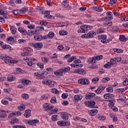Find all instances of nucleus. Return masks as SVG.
Segmentation results:
<instances>
[{
  "mask_svg": "<svg viewBox=\"0 0 128 128\" xmlns=\"http://www.w3.org/2000/svg\"><path fill=\"white\" fill-rule=\"evenodd\" d=\"M80 29H78V34H86L88 32V30H92V26L88 25H82L80 26Z\"/></svg>",
  "mask_w": 128,
  "mask_h": 128,
  "instance_id": "f257e3e1",
  "label": "nucleus"
},
{
  "mask_svg": "<svg viewBox=\"0 0 128 128\" xmlns=\"http://www.w3.org/2000/svg\"><path fill=\"white\" fill-rule=\"evenodd\" d=\"M98 40H100V42H102V44H108V42H110V40H106V35H100L98 36Z\"/></svg>",
  "mask_w": 128,
  "mask_h": 128,
  "instance_id": "f03ea898",
  "label": "nucleus"
},
{
  "mask_svg": "<svg viewBox=\"0 0 128 128\" xmlns=\"http://www.w3.org/2000/svg\"><path fill=\"white\" fill-rule=\"evenodd\" d=\"M78 83L79 84H88L90 80L86 78H82L78 80Z\"/></svg>",
  "mask_w": 128,
  "mask_h": 128,
  "instance_id": "7ed1b4c3",
  "label": "nucleus"
},
{
  "mask_svg": "<svg viewBox=\"0 0 128 128\" xmlns=\"http://www.w3.org/2000/svg\"><path fill=\"white\" fill-rule=\"evenodd\" d=\"M29 54H30V48L26 47L24 50V52L21 53V56H28Z\"/></svg>",
  "mask_w": 128,
  "mask_h": 128,
  "instance_id": "20e7f679",
  "label": "nucleus"
},
{
  "mask_svg": "<svg viewBox=\"0 0 128 128\" xmlns=\"http://www.w3.org/2000/svg\"><path fill=\"white\" fill-rule=\"evenodd\" d=\"M4 61L6 64H16V62H18V61L12 60V58L8 57V56L7 57H6V58Z\"/></svg>",
  "mask_w": 128,
  "mask_h": 128,
  "instance_id": "39448f33",
  "label": "nucleus"
},
{
  "mask_svg": "<svg viewBox=\"0 0 128 128\" xmlns=\"http://www.w3.org/2000/svg\"><path fill=\"white\" fill-rule=\"evenodd\" d=\"M40 122V120L38 119L35 120H29L28 122V124H29V126H36V124H38Z\"/></svg>",
  "mask_w": 128,
  "mask_h": 128,
  "instance_id": "423d86ee",
  "label": "nucleus"
},
{
  "mask_svg": "<svg viewBox=\"0 0 128 128\" xmlns=\"http://www.w3.org/2000/svg\"><path fill=\"white\" fill-rule=\"evenodd\" d=\"M94 33L90 32L88 34H83L82 36V38H94Z\"/></svg>",
  "mask_w": 128,
  "mask_h": 128,
  "instance_id": "0eeeda50",
  "label": "nucleus"
},
{
  "mask_svg": "<svg viewBox=\"0 0 128 128\" xmlns=\"http://www.w3.org/2000/svg\"><path fill=\"white\" fill-rule=\"evenodd\" d=\"M106 88V86H100L98 87V89L96 90L94 92L98 94H102V90H104Z\"/></svg>",
  "mask_w": 128,
  "mask_h": 128,
  "instance_id": "6e6552de",
  "label": "nucleus"
},
{
  "mask_svg": "<svg viewBox=\"0 0 128 128\" xmlns=\"http://www.w3.org/2000/svg\"><path fill=\"white\" fill-rule=\"evenodd\" d=\"M44 73L42 72H38L34 73V76H38V78H41L42 80V78H44Z\"/></svg>",
  "mask_w": 128,
  "mask_h": 128,
  "instance_id": "1a4fd4ad",
  "label": "nucleus"
},
{
  "mask_svg": "<svg viewBox=\"0 0 128 128\" xmlns=\"http://www.w3.org/2000/svg\"><path fill=\"white\" fill-rule=\"evenodd\" d=\"M32 46H34V48L36 50H42V42H38L35 44H32Z\"/></svg>",
  "mask_w": 128,
  "mask_h": 128,
  "instance_id": "9d476101",
  "label": "nucleus"
},
{
  "mask_svg": "<svg viewBox=\"0 0 128 128\" xmlns=\"http://www.w3.org/2000/svg\"><path fill=\"white\" fill-rule=\"evenodd\" d=\"M44 14V18H50V20H54V16L50 14L49 11H45Z\"/></svg>",
  "mask_w": 128,
  "mask_h": 128,
  "instance_id": "9b49d317",
  "label": "nucleus"
},
{
  "mask_svg": "<svg viewBox=\"0 0 128 128\" xmlns=\"http://www.w3.org/2000/svg\"><path fill=\"white\" fill-rule=\"evenodd\" d=\"M112 12H107L106 20H112Z\"/></svg>",
  "mask_w": 128,
  "mask_h": 128,
  "instance_id": "f8f14e48",
  "label": "nucleus"
},
{
  "mask_svg": "<svg viewBox=\"0 0 128 128\" xmlns=\"http://www.w3.org/2000/svg\"><path fill=\"white\" fill-rule=\"evenodd\" d=\"M74 72L79 74H84L86 72L84 69H76L75 70Z\"/></svg>",
  "mask_w": 128,
  "mask_h": 128,
  "instance_id": "ddd939ff",
  "label": "nucleus"
},
{
  "mask_svg": "<svg viewBox=\"0 0 128 128\" xmlns=\"http://www.w3.org/2000/svg\"><path fill=\"white\" fill-rule=\"evenodd\" d=\"M96 96V94L94 92H88V93H87L86 94V98L88 100H90V98H94V96Z\"/></svg>",
  "mask_w": 128,
  "mask_h": 128,
  "instance_id": "4468645a",
  "label": "nucleus"
},
{
  "mask_svg": "<svg viewBox=\"0 0 128 128\" xmlns=\"http://www.w3.org/2000/svg\"><path fill=\"white\" fill-rule=\"evenodd\" d=\"M104 98H106V100H110L112 98H114V95L112 94H106L104 96Z\"/></svg>",
  "mask_w": 128,
  "mask_h": 128,
  "instance_id": "2eb2a0df",
  "label": "nucleus"
},
{
  "mask_svg": "<svg viewBox=\"0 0 128 128\" xmlns=\"http://www.w3.org/2000/svg\"><path fill=\"white\" fill-rule=\"evenodd\" d=\"M22 82L24 86H28V84H32V82H30V80L26 79L22 80Z\"/></svg>",
  "mask_w": 128,
  "mask_h": 128,
  "instance_id": "dca6fc26",
  "label": "nucleus"
},
{
  "mask_svg": "<svg viewBox=\"0 0 128 128\" xmlns=\"http://www.w3.org/2000/svg\"><path fill=\"white\" fill-rule=\"evenodd\" d=\"M18 32H20L22 34H23L24 36H26V32H27L26 30L24 28H18Z\"/></svg>",
  "mask_w": 128,
  "mask_h": 128,
  "instance_id": "f3484780",
  "label": "nucleus"
},
{
  "mask_svg": "<svg viewBox=\"0 0 128 128\" xmlns=\"http://www.w3.org/2000/svg\"><path fill=\"white\" fill-rule=\"evenodd\" d=\"M61 118H62L63 120H68V113L63 112L61 114Z\"/></svg>",
  "mask_w": 128,
  "mask_h": 128,
  "instance_id": "a211bd4d",
  "label": "nucleus"
},
{
  "mask_svg": "<svg viewBox=\"0 0 128 128\" xmlns=\"http://www.w3.org/2000/svg\"><path fill=\"white\" fill-rule=\"evenodd\" d=\"M10 30L12 34H16V28L14 26H10Z\"/></svg>",
  "mask_w": 128,
  "mask_h": 128,
  "instance_id": "6ab92c4d",
  "label": "nucleus"
},
{
  "mask_svg": "<svg viewBox=\"0 0 128 128\" xmlns=\"http://www.w3.org/2000/svg\"><path fill=\"white\" fill-rule=\"evenodd\" d=\"M46 86H54V82L50 80H47V83Z\"/></svg>",
  "mask_w": 128,
  "mask_h": 128,
  "instance_id": "aec40b11",
  "label": "nucleus"
},
{
  "mask_svg": "<svg viewBox=\"0 0 128 128\" xmlns=\"http://www.w3.org/2000/svg\"><path fill=\"white\" fill-rule=\"evenodd\" d=\"M31 111L30 110H27L25 111V112L24 114V116L25 118H30V116L32 115L30 114Z\"/></svg>",
  "mask_w": 128,
  "mask_h": 128,
  "instance_id": "412c9836",
  "label": "nucleus"
},
{
  "mask_svg": "<svg viewBox=\"0 0 128 128\" xmlns=\"http://www.w3.org/2000/svg\"><path fill=\"white\" fill-rule=\"evenodd\" d=\"M64 72V70L62 68L58 70V72H54V74L56 76H62V73Z\"/></svg>",
  "mask_w": 128,
  "mask_h": 128,
  "instance_id": "4be33fe9",
  "label": "nucleus"
},
{
  "mask_svg": "<svg viewBox=\"0 0 128 128\" xmlns=\"http://www.w3.org/2000/svg\"><path fill=\"white\" fill-rule=\"evenodd\" d=\"M28 7H24L20 10V14H26L28 12Z\"/></svg>",
  "mask_w": 128,
  "mask_h": 128,
  "instance_id": "5701e85b",
  "label": "nucleus"
},
{
  "mask_svg": "<svg viewBox=\"0 0 128 128\" xmlns=\"http://www.w3.org/2000/svg\"><path fill=\"white\" fill-rule=\"evenodd\" d=\"M88 62L90 64H96V58H94V56L93 58H88Z\"/></svg>",
  "mask_w": 128,
  "mask_h": 128,
  "instance_id": "b1692460",
  "label": "nucleus"
},
{
  "mask_svg": "<svg viewBox=\"0 0 128 128\" xmlns=\"http://www.w3.org/2000/svg\"><path fill=\"white\" fill-rule=\"evenodd\" d=\"M98 111L96 109H92L90 112V116H96V114H98Z\"/></svg>",
  "mask_w": 128,
  "mask_h": 128,
  "instance_id": "393cba45",
  "label": "nucleus"
},
{
  "mask_svg": "<svg viewBox=\"0 0 128 128\" xmlns=\"http://www.w3.org/2000/svg\"><path fill=\"white\" fill-rule=\"evenodd\" d=\"M6 80H7V82H14V80H16V77L12 76H9L7 78Z\"/></svg>",
  "mask_w": 128,
  "mask_h": 128,
  "instance_id": "a878e982",
  "label": "nucleus"
},
{
  "mask_svg": "<svg viewBox=\"0 0 128 128\" xmlns=\"http://www.w3.org/2000/svg\"><path fill=\"white\" fill-rule=\"evenodd\" d=\"M42 35H36V36H34V40H38V42L42 40Z\"/></svg>",
  "mask_w": 128,
  "mask_h": 128,
  "instance_id": "bb28decb",
  "label": "nucleus"
},
{
  "mask_svg": "<svg viewBox=\"0 0 128 128\" xmlns=\"http://www.w3.org/2000/svg\"><path fill=\"white\" fill-rule=\"evenodd\" d=\"M2 48L4 50H10L12 48V46H10V45L3 44V46H2Z\"/></svg>",
  "mask_w": 128,
  "mask_h": 128,
  "instance_id": "cd10ccee",
  "label": "nucleus"
},
{
  "mask_svg": "<svg viewBox=\"0 0 128 128\" xmlns=\"http://www.w3.org/2000/svg\"><path fill=\"white\" fill-rule=\"evenodd\" d=\"M57 124L60 126H66V122L64 121H58L57 122Z\"/></svg>",
  "mask_w": 128,
  "mask_h": 128,
  "instance_id": "c85d7f7f",
  "label": "nucleus"
},
{
  "mask_svg": "<svg viewBox=\"0 0 128 128\" xmlns=\"http://www.w3.org/2000/svg\"><path fill=\"white\" fill-rule=\"evenodd\" d=\"M28 60H30L28 62V64L29 66H34V63L32 62V59L30 58L28 59Z\"/></svg>",
  "mask_w": 128,
  "mask_h": 128,
  "instance_id": "c756f323",
  "label": "nucleus"
},
{
  "mask_svg": "<svg viewBox=\"0 0 128 128\" xmlns=\"http://www.w3.org/2000/svg\"><path fill=\"white\" fill-rule=\"evenodd\" d=\"M18 108L19 110L22 112V110H24L26 109V106L24 104H21L18 106Z\"/></svg>",
  "mask_w": 128,
  "mask_h": 128,
  "instance_id": "7c9ffc66",
  "label": "nucleus"
},
{
  "mask_svg": "<svg viewBox=\"0 0 128 128\" xmlns=\"http://www.w3.org/2000/svg\"><path fill=\"white\" fill-rule=\"evenodd\" d=\"M18 43L20 44H26V41L24 39H20L18 40Z\"/></svg>",
  "mask_w": 128,
  "mask_h": 128,
  "instance_id": "2f4dec72",
  "label": "nucleus"
},
{
  "mask_svg": "<svg viewBox=\"0 0 128 128\" xmlns=\"http://www.w3.org/2000/svg\"><path fill=\"white\" fill-rule=\"evenodd\" d=\"M96 104V102L94 101H89L88 102V106L89 108H92Z\"/></svg>",
  "mask_w": 128,
  "mask_h": 128,
  "instance_id": "473e14b6",
  "label": "nucleus"
},
{
  "mask_svg": "<svg viewBox=\"0 0 128 128\" xmlns=\"http://www.w3.org/2000/svg\"><path fill=\"white\" fill-rule=\"evenodd\" d=\"M94 8L95 10H96V12H102L103 10L102 8V7L95 6Z\"/></svg>",
  "mask_w": 128,
  "mask_h": 128,
  "instance_id": "72a5a7b5",
  "label": "nucleus"
},
{
  "mask_svg": "<svg viewBox=\"0 0 128 128\" xmlns=\"http://www.w3.org/2000/svg\"><path fill=\"white\" fill-rule=\"evenodd\" d=\"M74 60H76V56H72L68 60V62H72Z\"/></svg>",
  "mask_w": 128,
  "mask_h": 128,
  "instance_id": "f704fd0d",
  "label": "nucleus"
},
{
  "mask_svg": "<svg viewBox=\"0 0 128 128\" xmlns=\"http://www.w3.org/2000/svg\"><path fill=\"white\" fill-rule=\"evenodd\" d=\"M104 32V28H99L96 31L97 34H102Z\"/></svg>",
  "mask_w": 128,
  "mask_h": 128,
  "instance_id": "c9c22d12",
  "label": "nucleus"
},
{
  "mask_svg": "<svg viewBox=\"0 0 128 128\" xmlns=\"http://www.w3.org/2000/svg\"><path fill=\"white\" fill-rule=\"evenodd\" d=\"M59 34L60 36H66L68 34V32L62 30L59 32Z\"/></svg>",
  "mask_w": 128,
  "mask_h": 128,
  "instance_id": "e433bc0d",
  "label": "nucleus"
},
{
  "mask_svg": "<svg viewBox=\"0 0 128 128\" xmlns=\"http://www.w3.org/2000/svg\"><path fill=\"white\" fill-rule=\"evenodd\" d=\"M48 35V38H52L54 36V32H50Z\"/></svg>",
  "mask_w": 128,
  "mask_h": 128,
  "instance_id": "4c0bfd02",
  "label": "nucleus"
},
{
  "mask_svg": "<svg viewBox=\"0 0 128 128\" xmlns=\"http://www.w3.org/2000/svg\"><path fill=\"white\" fill-rule=\"evenodd\" d=\"M82 98V96L80 95H76L74 96V100H80Z\"/></svg>",
  "mask_w": 128,
  "mask_h": 128,
  "instance_id": "58836bf2",
  "label": "nucleus"
},
{
  "mask_svg": "<svg viewBox=\"0 0 128 128\" xmlns=\"http://www.w3.org/2000/svg\"><path fill=\"white\" fill-rule=\"evenodd\" d=\"M42 62H44L45 64H47V62H50V60L46 57L42 58Z\"/></svg>",
  "mask_w": 128,
  "mask_h": 128,
  "instance_id": "ea45409f",
  "label": "nucleus"
},
{
  "mask_svg": "<svg viewBox=\"0 0 128 128\" xmlns=\"http://www.w3.org/2000/svg\"><path fill=\"white\" fill-rule=\"evenodd\" d=\"M120 40L121 42H126V36L124 35L120 36Z\"/></svg>",
  "mask_w": 128,
  "mask_h": 128,
  "instance_id": "a19ab883",
  "label": "nucleus"
},
{
  "mask_svg": "<svg viewBox=\"0 0 128 128\" xmlns=\"http://www.w3.org/2000/svg\"><path fill=\"white\" fill-rule=\"evenodd\" d=\"M58 112V109L55 108L53 109L52 111L50 112V114H56Z\"/></svg>",
  "mask_w": 128,
  "mask_h": 128,
  "instance_id": "79ce46f5",
  "label": "nucleus"
},
{
  "mask_svg": "<svg viewBox=\"0 0 128 128\" xmlns=\"http://www.w3.org/2000/svg\"><path fill=\"white\" fill-rule=\"evenodd\" d=\"M21 98L24 100H28V94H22Z\"/></svg>",
  "mask_w": 128,
  "mask_h": 128,
  "instance_id": "37998d69",
  "label": "nucleus"
},
{
  "mask_svg": "<svg viewBox=\"0 0 128 128\" xmlns=\"http://www.w3.org/2000/svg\"><path fill=\"white\" fill-rule=\"evenodd\" d=\"M104 68H112V65L110 62H108L105 65H104Z\"/></svg>",
  "mask_w": 128,
  "mask_h": 128,
  "instance_id": "c03bdc74",
  "label": "nucleus"
},
{
  "mask_svg": "<svg viewBox=\"0 0 128 128\" xmlns=\"http://www.w3.org/2000/svg\"><path fill=\"white\" fill-rule=\"evenodd\" d=\"M110 64H111V66H114V64H116V62L114 58L110 60Z\"/></svg>",
  "mask_w": 128,
  "mask_h": 128,
  "instance_id": "a18cd8bd",
  "label": "nucleus"
},
{
  "mask_svg": "<svg viewBox=\"0 0 128 128\" xmlns=\"http://www.w3.org/2000/svg\"><path fill=\"white\" fill-rule=\"evenodd\" d=\"M1 102L2 104H4V106H7V104H8V101L4 99L2 100Z\"/></svg>",
  "mask_w": 128,
  "mask_h": 128,
  "instance_id": "49530a36",
  "label": "nucleus"
},
{
  "mask_svg": "<svg viewBox=\"0 0 128 128\" xmlns=\"http://www.w3.org/2000/svg\"><path fill=\"white\" fill-rule=\"evenodd\" d=\"M34 31L31 30H29L28 32H26V34L28 36H34Z\"/></svg>",
  "mask_w": 128,
  "mask_h": 128,
  "instance_id": "de8ad7c7",
  "label": "nucleus"
},
{
  "mask_svg": "<svg viewBox=\"0 0 128 128\" xmlns=\"http://www.w3.org/2000/svg\"><path fill=\"white\" fill-rule=\"evenodd\" d=\"M64 22H58L56 24V26L59 27V26H64L66 25H64Z\"/></svg>",
  "mask_w": 128,
  "mask_h": 128,
  "instance_id": "09e8293b",
  "label": "nucleus"
},
{
  "mask_svg": "<svg viewBox=\"0 0 128 128\" xmlns=\"http://www.w3.org/2000/svg\"><path fill=\"white\" fill-rule=\"evenodd\" d=\"M62 70H63L64 72H70V68L66 67V68H62Z\"/></svg>",
  "mask_w": 128,
  "mask_h": 128,
  "instance_id": "8fccbe9b",
  "label": "nucleus"
},
{
  "mask_svg": "<svg viewBox=\"0 0 128 128\" xmlns=\"http://www.w3.org/2000/svg\"><path fill=\"white\" fill-rule=\"evenodd\" d=\"M11 124H18V120L14 118L12 121L10 122Z\"/></svg>",
  "mask_w": 128,
  "mask_h": 128,
  "instance_id": "3c124183",
  "label": "nucleus"
},
{
  "mask_svg": "<svg viewBox=\"0 0 128 128\" xmlns=\"http://www.w3.org/2000/svg\"><path fill=\"white\" fill-rule=\"evenodd\" d=\"M64 45H62V44L59 45L58 46V50L59 52H60V50H64Z\"/></svg>",
  "mask_w": 128,
  "mask_h": 128,
  "instance_id": "603ef678",
  "label": "nucleus"
},
{
  "mask_svg": "<svg viewBox=\"0 0 128 128\" xmlns=\"http://www.w3.org/2000/svg\"><path fill=\"white\" fill-rule=\"evenodd\" d=\"M94 57L95 58L96 60H102V55L95 56Z\"/></svg>",
  "mask_w": 128,
  "mask_h": 128,
  "instance_id": "864d4df0",
  "label": "nucleus"
},
{
  "mask_svg": "<svg viewBox=\"0 0 128 128\" xmlns=\"http://www.w3.org/2000/svg\"><path fill=\"white\" fill-rule=\"evenodd\" d=\"M16 112H12V113L8 116V118H12V116H16Z\"/></svg>",
  "mask_w": 128,
  "mask_h": 128,
  "instance_id": "5fc2aeb1",
  "label": "nucleus"
},
{
  "mask_svg": "<svg viewBox=\"0 0 128 128\" xmlns=\"http://www.w3.org/2000/svg\"><path fill=\"white\" fill-rule=\"evenodd\" d=\"M106 91H107L108 92H112L114 89L112 87H109L106 88Z\"/></svg>",
  "mask_w": 128,
  "mask_h": 128,
  "instance_id": "6e6d98bb",
  "label": "nucleus"
},
{
  "mask_svg": "<svg viewBox=\"0 0 128 128\" xmlns=\"http://www.w3.org/2000/svg\"><path fill=\"white\" fill-rule=\"evenodd\" d=\"M12 12L13 14H16V15L20 14V10H13Z\"/></svg>",
  "mask_w": 128,
  "mask_h": 128,
  "instance_id": "4d7b16f0",
  "label": "nucleus"
},
{
  "mask_svg": "<svg viewBox=\"0 0 128 128\" xmlns=\"http://www.w3.org/2000/svg\"><path fill=\"white\" fill-rule=\"evenodd\" d=\"M99 80L100 78H95L92 79V82H94V84H98Z\"/></svg>",
  "mask_w": 128,
  "mask_h": 128,
  "instance_id": "13d9d810",
  "label": "nucleus"
},
{
  "mask_svg": "<svg viewBox=\"0 0 128 128\" xmlns=\"http://www.w3.org/2000/svg\"><path fill=\"white\" fill-rule=\"evenodd\" d=\"M114 59L115 60L116 62H120L122 60V58L120 57H116L114 58Z\"/></svg>",
  "mask_w": 128,
  "mask_h": 128,
  "instance_id": "bf43d9fd",
  "label": "nucleus"
},
{
  "mask_svg": "<svg viewBox=\"0 0 128 128\" xmlns=\"http://www.w3.org/2000/svg\"><path fill=\"white\" fill-rule=\"evenodd\" d=\"M114 52H117V54H122V49H114Z\"/></svg>",
  "mask_w": 128,
  "mask_h": 128,
  "instance_id": "052dcab7",
  "label": "nucleus"
},
{
  "mask_svg": "<svg viewBox=\"0 0 128 128\" xmlns=\"http://www.w3.org/2000/svg\"><path fill=\"white\" fill-rule=\"evenodd\" d=\"M50 102H52V104H56V98L53 97L50 100Z\"/></svg>",
  "mask_w": 128,
  "mask_h": 128,
  "instance_id": "680f3d73",
  "label": "nucleus"
},
{
  "mask_svg": "<svg viewBox=\"0 0 128 128\" xmlns=\"http://www.w3.org/2000/svg\"><path fill=\"white\" fill-rule=\"evenodd\" d=\"M7 56H8L6 55H4V54H2L1 56H0V58L1 60H5Z\"/></svg>",
  "mask_w": 128,
  "mask_h": 128,
  "instance_id": "e2e57ef3",
  "label": "nucleus"
},
{
  "mask_svg": "<svg viewBox=\"0 0 128 128\" xmlns=\"http://www.w3.org/2000/svg\"><path fill=\"white\" fill-rule=\"evenodd\" d=\"M13 128H26V126L22 125H17L13 126Z\"/></svg>",
  "mask_w": 128,
  "mask_h": 128,
  "instance_id": "0e129e2a",
  "label": "nucleus"
},
{
  "mask_svg": "<svg viewBox=\"0 0 128 128\" xmlns=\"http://www.w3.org/2000/svg\"><path fill=\"white\" fill-rule=\"evenodd\" d=\"M7 42H14V37H9L6 38Z\"/></svg>",
  "mask_w": 128,
  "mask_h": 128,
  "instance_id": "69168bd1",
  "label": "nucleus"
},
{
  "mask_svg": "<svg viewBox=\"0 0 128 128\" xmlns=\"http://www.w3.org/2000/svg\"><path fill=\"white\" fill-rule=\"evenodd\" d=\"M98 120H105L106 117L104 116H100L98 117Z\"/></svg>",
  "mask_w": 128,
  "mask_h": 128,
  "instance_id": "338daca9",
  "label": "nucleus"
},
{
  "mask_svg": "<svg viewBox=\"0 0 128 128\" xmlns=\"http://www.w3.org/2000/svg\"><path fill=\"white\" fill-rule=\"evenodd\" d=\"M110 80V78H105L102 80V82H108V80Z\"/></svg>",
  "mask_w": 128,
  "mask_h": 128,
  "instance_id": "774afa93",
  "label": "nucleus"
}]
</instances>
